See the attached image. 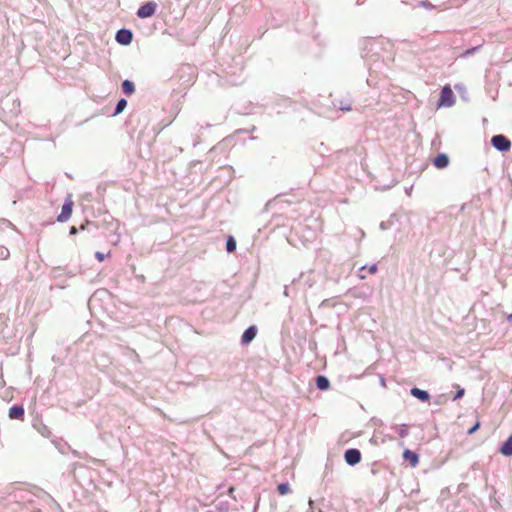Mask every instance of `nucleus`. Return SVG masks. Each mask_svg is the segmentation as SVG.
<instances>
[{
	"label": "nucleus",
	"instance_id": "obj_1",
	"mask_svg": "<svg viewBox=\"0 0 512 512\" xmlns=\"http://www.w3.org/2000/svg\"><path fill=\"white\" fill-rule=\"evenodd\" d=\"M490 143L497 151L505 153L510 151L512 143L510 139L503 134H496L491 137Z\"/></svg>",
	"mask_w": 512,
	"mask_h": 512
},
{
	"label": "nucleus",
	"instance_id": "obj_2",
	"mask_svg": "<svg viewBox=\"0 0 512 512\" xmlns=\"http://www.w3.org/2000/svg\"><path fill=\"white\" fill-rule=\"evenodd\" d=\"M455 103V95L449 85H445L440 92L437 107H451Z\"/></svg>",
	"mask_w": 512,
	"mask_h": 512
},
{
	"label": "nucleus",
	"instance_id": "obj_3",
	"mask_svg": "<svg viewBox=\"0 0 512 512\" xmlns=\"http://www.w3.org/2000/svg\"><path fill=\"white\" fill-rule=\"evenodd\" d=\"M156 10L157 3L154 1H147L138 8L136 15L140 19H146L152 17L156 13Z\"/></svg>",
	"mask_w": 512,
	"mask_h": 512
},
{
	"label": "nucleus",
	"instance_id": "obj_4",
	"mask_svg": "<svg viewBox=\"0 0 512 512\" xmlns=\"http://www.w3.org/2000/svg\"><path fill=\"white\" fill-rule=\"evenodd\" d=\"M115 40L120 45H130L133 41V32L130 29L121 28L116 32Z\"/></svg>",
	"mask_w": 512,
	"mask_h": 512
},
{
	"label": "nucleus",
	"instance_id": "obj_5",
	"mask_svg": "<svg viewBox=\"0 0 512 512\" xmlns=\"http://www.w3.org/2000/svg\"><path fill=\"white\" fill-rule=\"evenodd\" d=\"M362 454L357 448H349L344 452V460L349 466H355L360 463Z\"/></svg>",
	"mask_w": 512,
	"mask_h": 512
},
{
	"label": "nucleus",
	"instance_id": "obj_6",
	"mask_svg": "<svg viewBox=\"0 0 512 512\" xmlns=\"http://www.w3.org/2000/svg\"><path fill=\"white\" fill-rule=\"evenodd\" d=\"M72 212H73V202L70 199V197H68L62 205L61 212L57 216V221L61 222V223L66 222L67 220L70 219Z\"/></svg>",
	"mask_w": 512,
	"mask_h": 512
},
{
	"label": "nucleus",
	"instance_id": "obj_7",
	"mask_svg": "<svg viewBox=\"0 0 512 512\" xmlns=\"http://www.w3.org/2000/svg\"><path fill=\"white\" fill-rule=\"evenodd\" d=\"M258 328L256 325H250L247 327L241 335V344H250L257 336Z\"/></svg>",
	"mask_w": 512,
	"mask_h": 512
},
{
	"label": "nucleus",
	"instance_id": "obj_8",
	"mask_svg": "<svg viewBox=\"0 0 512 512\" xmlns=\"http://www.w3.org/2000/svg\"><path fill=\"white\" fill-rule=\"evenodd\" d=\"M437 169H445L449 166L450 158L446 153H438L432 160Z\"/></svg>",
	"mask_w": 512,
	"mask_h": 512
},
{
	"label": "nucleus",
	"instance_id": "obj_9",
	"mask_svg": "<svg viewBox=\"0 0 512 512\" xmlns=\"http://www.w3.org/2000/svg\"><path fill=\"white\" fill-rule=\"evenodd\" d=\"M402 456L404 461L408 462L413 468L419 464V454L413 450L405 448Z\"/></svg>",
	"mask_w": 512,
	"mask_h": 512
},
{
	"label": "nucleus",
	"instance_id": "obj_10",
	"mask_svg": "<svg viewBox=\"0 0 512 512\" xmlns=\"http://www.w3.org/2000/svg\"><path fill=\"white\" fill-rule=\"evenodd\" d=\"M411 396L415 397L422 403H426L430 400L431 396L427 390L420 389L416 386L410 389Z\"/></svg>",
	"mask_w": 512,
	"mask_h": 512
},
{
	"label": "nucleus",
	"instance_id": "obj_11",
	"mask_svg": "<svg viewBox=\"0 0 512 512\" xmlns=\"http://www.w3.org/2000/svg\"><path fill=\"white\" fill-rule=\"evenodd\" d=\"M332 104L335 108L341 111H351L352 110V102L349 98H335L332 100Z\"/></svg>",
	"mask_w": 512,
	"mask_h": 512
},
{
	"label": "nucleus",
	"instance_id": "obj_12",
	"mask_svg": "<svg viewBox=\"0 0 512 512\" xmlns=\"http://www.w3.org/2000/svg\"><path fill=\"white\" fill-rule=\"evenodd\" d=\"M25 415V410L22 405L15 404L9 408L8 416L10 419L22 420Z\"/></svg>",
	"mask_w": 512,
	"mask_h": 512
},
{
	"label": "nucleus",
	"instance_id": "obj_13",
	"mask_svg": "<svg viewBox=\"0 0 512 512\" xmlns=\"http://www.w3.org/2000/svg\"><path fill=\"white\" fill-rule=\"evenodd\" d=\"M9 144H12L10 137L6 134H0V156L8 157L10 153Z\"/></svg>",
	"mask_w": 512,
	"mask_h": 512
},
{
	"label": "nucleus",
	"instance_id": "obj_14",
	"mask_svg": "<svg viewBox=\"0 0 512 512\" xmlns=\"http://www.w3.org/2000/svg\"><path fill=\"white\" fill-rule=\"evenodd\" d=\"M102 226V224H100V222L98 221H89V220H86L85 222H83L81 225H80V230H87L89 233H92L93 235H95V232L100 229Z\"/></svg>",
	"mask_w": 512,
	"mask_h": 512
},
{
	"label": "nucleus",
	"instance_id": "obj_15",
	"mask_svg": "<svg viewBox=\"0 0 512 512\" xmlns=\"http://www.w3.org/2000/svg\"><path fill=\"white\" fill-rule=\"evenodd\" d=\"M315 385L318 390L327 391L330 388V380L325 375H317Z\"/></svg>",
	"mask_w": 512,
	"mask_h": 512
},
{
	"label": "nucleus",
	"instance_id": "obj_16",
	"mask_svg": "<svg viewBox=\"0 0 512 512\" xmlns=\"http://www.w3.org/2000/svg\"><path fill=\"white\" fill-rule=\"evenodd\" d=\"M499 452L505 457L512 456V434L501 444Z\"/></svg>",
	"mask_w": 512,
	"mask_h": 512
},
{
	"label": "nucleus",
	"instance_id": "obj_17",
	"mask_svg": "<svg viewBox=\"0 0 512 512\" xmlns=\"http://www.w3.org/2000/svg\"><path fill=\"white\" fill-rule=\"evenodd\" d=\"M121 89L126 96H130L135 92V84L133 83V81L125 79L121 83Z\"/></svg>",
	"mask_w": 512,
	"mask_h": 512
},
{
	"label": "nucleus",
	"instance_id": "obj_18",
	"mask_svg": "<svg viewBox=\"0 0 512 512\" xmlns=\"http://www.w3.org/2000/svg\"><path fill=\"white\" fill-rule=\"evenodd\" d=\"M393 430L396 431V433L401 437L405 438L409 435V425L408 424H400V425H393L391 427Z\"/></svg>",
	"mask_w": 512,
	"mask_h": 512
},
{
	"label": "nucleus",
	"instance_id": "obj_19",
	"mask_svg": "<svg viewBox=\"0 0 512 512\" xmlns=\"http://www.w3.org/2000/svg\"><path fill=\"white\" fill-rule=\"evenodd\" d=\"M126 106H127V100L124 98H120L114 107L113 116H116V115H119L120 113H122L124 111V109L126 108Z\"/></svg>",
	"mask_w": 512,
	"mask_h": 512
},
{
	"label": "nucleus",
	"instance_id": "obj_20",
	"mask_svg": "<svg viewBox=\"0 0 512 512\" xmlns=\"http://www.w3.org/2000/svg\"><path fill=\"white\" fill-rule=\"evenodd\" d=\"M237 243L233 236L229 235L226 239V251L233 253L236 251Z\"/></svg>",
	"mask_w": 512,
	"mask_h": 512
},
{
	"label": "nucleus",
	"instance_id": "obj_21",
	"mask_svg": "<svg viewBox=\"0 0 512 512\" xmlns=\"http://www.w3.org/2000/svg\"><path fill=\"white\" fill-rule=\"evenodd\" d=\"M277 492L279 495H286L290 492V485L288 482H281L277 485Z\"/></svg>",
	"mask_w": 512,
	"mask_h": 512
},
{
	"label": "nucleus",
	"instance_id": "obj_22",
	"mask_svg": "<svg viewBox=\"0 0 512 512\" xmlns=\"http://www.w3.org/2000/svg\"><path fill=\"white\" fill-rule=\"evenodd\" d=\"M481 47H482V45H477V46L468 48V49H466L465 51L462 52L461 57L468 58V57L472 56L475 52L480 50Z\"/></svg>",
	"mask_w": 512,
	"mask_h": 512
},
{
	"label": "nucleus",
	"instance_id": "obj_23",
	"mask_svg": "<svg viewBox=\"0 0 512 512\" xmlns=\"http://www.w3.org/2000/svg\"><path fill=\"white\" fill-rule=\"evenodd\" d=\"M217 512H228L229 511V503L227 501H219L215 505Z\"/></svg>",
	"mask_w": 512,
	"mask_h": 512
},
{
	"label": "nucleus",
	"instance_id": "obj_24",
	"mask_svg": "<svg viewBox=\"0 0 512 512\" xmlns=\"http://www.w3.org/2000/svg\"><path fill=\"white\" fill-rule=\"evenodd\" d=\"M454 387L457 388V391L455 392L454 396L452 397V401H456L461 399L465 395V389L460 387L459 385L455 384Z\"/></svg>",
	"mask_w": 512,
	"mask_h": 512
},
{
	"label": "nucleus",
	"instance_id": "obj_25",
	"mask_svg": "<svg viewBox=\"0 0 512 512\" xmlns=\"http://www.w3.org/2000/svg\"><path fill=\"white\" fill-rule=\"evenodd\" d=\"M481 426L480 420H476V422L467 430V435H473Z\"/></svg>",
	"mask_w": 512,
	"mask_h": 512
},
{
	"label": "nucleus",
	"instance_id": "obj_26",
	"mask_svg": "<svg viewBox=\"0 0 512 512\" xmlns=\"http://www.w3.org/2000/svg\"><path fill=\"white\" fill-rule=\"evenodd\" d=\"M419 6L426 8V9H433L434 5L428 1V0H422L419 2Z\"/></svg>",
	"mask_w": 512,
	"mask_h": 512
},
{
	"label": "nucleus",
	"instance_id": "obj_27",
	"mask_svg": "<svg viewBox=\"0 0 512 512\" xmlns=\"http://www.w3.org/2000/svg\"><path fill=\"white\" fill-rule=\"evenodd\" d=\"M10 255V252L5 247H0V258L1 259H7Z\"/></svg>",
	"mask_w": 512,
	"mask_h": 512
},
{
	"label": "nucleus",
	"instance_id": "obj_28",
	"mask_svg": "<svg viewBox=\"0 0 512 512\" xmlns=\"http://www.w3.org/2000/svg\"><path fill=\"white\" fill-rule=\"evenodd\" d=\"M391 224H392L391 220H388V221H382V222L380 223V229H381V230H387V229H389V228H390Z\"/></svg>",
	"mask_w": 512,
	"mask_h": 512
},
{
	"label": "nucleus",
	"instance_id": "obj_29",
	"mask_svg": "<svg viewBox=\"0 0 512 512\" xmlns=\"http://www.w3.org/2000/svg\"><path fill=\"white\" fill-rule=\"evenodd\" d=\"M106 254H104L103 252H100V251H97L95 252V258L99 261V262H102L105 260L106 258Z\"/></svg>",
	"mask_w": 512,
	"mask_h": 512
},
{
	"label": "nucleus",
	"instance_id": "obj_30",
	"mask_svg": "<svg viewBox=\"0 0 512 512\" xmlns=\"http://www.w3.org/2000/svg\"><path fill=\"white\" fill-rule=\"evenodd\" d=\"M362 58L365 59L366 65L368 66V70L371 73L373 68H372V64L370 63V58H368V54L362 55Z\"/></svg>",
	"mask_w": 512,
	"mask_h": 512
},
{
	"label": "nucleus",
	"instance_id": "obj_31",
	"mask_svg": "<svg viewBox=\"0 0 512 512\" xmlns=\"http://www.w3.org/2000/svg\"><path fill=\"white\" fill-rule=\"evenodd\" d=\"M368 271L370 274H375L377 272V264L370 265Z\"/></svg>",
	"mask_w": 512,
	"mask_h": 512
},
{
	"label": "nucleus",
	"instance_id": "obj_32",
	"mask_svg": "<svg viewBox=\"0 0 512 512\" xmlns=\"http://www.w3.org/2000/svg\"><path fill=\"white\" fill-rule=\"evenodd\" d=\"M79 230H80V227L77 228L76 226H71L70 230H69V233H70V235H75V234L78 233Z\"/></svg>",
	"mask_w": 512,
	"mask_h": 512
},
{
	"label": "nucleus",
	"instance_id": "obj_33",
	"mask_svg": "<svg viewBox=\"0 0 512 512\" xmlns=\"http://www.w3.org/2000/svg\"><path fill=\"white\" fill-rule=\"evenodd\" d=\"M444 400H445V396L444 395H439L438 398L435 400V403L437 405H440V404H442L444 402Z\"/></svg>",
	"mask_w": 512,
	"mask_h": 512
},
{
	"label": "nucleus",
	"instance_id": "obj_34",
	"mask_svg": "<svg viewBox=\"0 0 512 512\" xmlns=\"http://www.w3.org/2000/svg\"><path fill=\"white\" fill-rule=\"evenodd\" d=\"M111 220L110 221H107L106 219L104 220L105 223H107L109 226H117L116 223L113 222V218L110 216Z\"/></svg>",
	"mask_w": 512,
	"mask_h": 512
},
{
	"label": "nucleus",
	"instance_id": "obj_35",
	"mask_svg": "<svg viewBox=\"0 0 512 512\" xmlns=\"http://www.w3.org/2000/svg\"><path fill=\"white\" fill-rule=\"evenodd\" d=\"M380 384H381L382 386H385V385H386V383H385V378H384V377H382V376L380 377Z\"/></svg>",
	"mask_w": 512,
	"mask_h": 512
},
{
	"label": "nucleus",
	"instance_id": "obj_36",
	"mask_svg": "<svg viewBox=\"0 0 512 512\" xmlns=\"http://www.w3.org/2000/svg\"><path fill=\"white\" fill-rule=\"evenodd\" d=\"M455 88H456V89H462V88H463V86H462L461 84H457V85H455Z\"/></svg>",
	"mask_w": 512,
	"mask_h": 512
},
{
	"label": "nucleus",
	"instance_id": "obj_37",
	"mask_svg": "<svg viewBox=\"0 0 512 512\" xmlns=\"http://www.w3.org/2000/svg\"><path fill=\"white\" fill-rule=\"evenodd\" d=\"M507 320H508L509 322H511V321H512V313L507 317Z\"/></svg>",
	"mask_w": 512,
	"mask_h": 512
},
{
	"label": "nucleus",
	"instance_id": "obj_38",
	"mask_svg": "<svg viewBox=\"0 0 512 512\" xmlns=\"http://www.w3.org/2000/svg\"><path fill=\"white\" fill-rule=\"evenodd\" d=\"M363 3H364V0H357V4H358V5H361V4H363Z\"/></svg>",
	"mask_w": 512,
	"mask_h": 512
},
{
	"label": "nucleus",
	"instance_id": "obj_39",
	"mask_svg": "<svg viewBox=\"0 0 512 512\" xmlns=\"http://www.w3.org/2000/svg\"><path fill=\"white\" fill-rule=\"evenodd\" d=\"M67 274H68L69 276H74V275H75V273H74V272H72V271H69Z\"/></svg>",
	"mask_w": 512,
	"mask_h": 512
},
{
	"label": "nucleus",
	"instance_id": "obj_40",
	"mask_svg": "<svg viewBox=\"0 0 512 512\" xmlns=\"http://www.w3.org/2000/svg\"><path fill=\"white\" fill-rule=\"evenodd\" d=\"M284 294H285L286 296H288V288H287V287H285Z\"/></svg>",
	"mask_w": 512,
	"mask_h": 512
},
{
	"label": "nucleus",
	"instance_id": "obj_41",
	"mask_svg": "<svg viewBox=\"0 0 512 512\" xmlns=\"http://www.w3.org/2000/svg\"><path fill=\"white\" fill-rule=\"evenodd\" d=\"M369 43L371 45L370 51H372L373 50V46H374V42H369Z\"/></svg>",
	"mask_w": 512,
	"mask_h": 512
},
{
	"label": "nucleus",
	"instance_id": "obj_42",
	"mask_svg": "<svg viewBox=\"0 0 512 512\" xmlns=\"http://www.w3.org/2000/svg\"><path fill=\"white\" fill-rule=\"evenodd\" d=\"M234 491V488L233 487H230L229 488V493H232Z\"/></svg>",
	"mask_w": 512,
	"mask_h": 512
},
{
	"label": "nucleus",
	"instance_id": "obj_43",
	"mask_svg": "<svg viewBox=\"0 0 512 512\" xmlns=\"http://www.w3.org/2000/svg\"><path fill=\"white\" fill-rule=\"evenodd\" d=\"M59 450L61 451V453H65L64 452V447L59 448Z\"/></svg>",
	"mask_w": 512,
	"mask_h": 512
},
{
	"label": "nucleus",
	"instance_id": "obj_44",
	"mask_svg": "<svg viewBox=\"0 0 512 512\" xmlns=\"http://www.w3.org/2000/svg\"><path fill=\"white\" fill-rule=\"evenodd\" d=\"M59 450L61 451V453H65L64 452V447L59 448Z\"/></svg>",
	"mask_w": 512,
	"mask_h": 512
},
{
	"label": "nucleus",
	"instance_id": "obj_45",
	"mask_svg": "<svg viewBox=\"0 0 512 512\" xmlns=\"http://www.w3.org/2000/svg\"><path fill=\"white\" fill-rule=\"evenodd\" d=\"M309 504H310V506H312V504H313V501L311 499L309 500Z\"/></svg>",
	"mask_w": 512,
	"mask_h": 512
}]
</instances>
